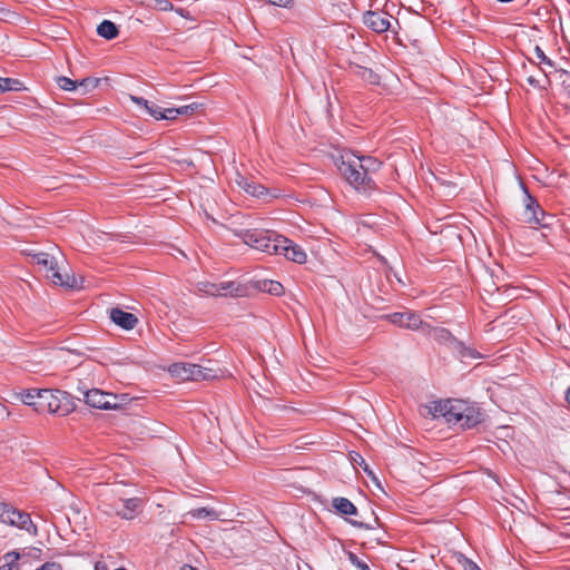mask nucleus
Returning a JSON list of instances; mask_svg holds the SVG:
<instances>
[{
  "mask_svg": "<svg viewBox=\"0 0 570 570\" xmlns=\"http://www.w3.org/2000/svg\"><path fill=\"white\" fill-rule=\"evenodd\" d=\"M147 114L154 117L156 120L165 119L166 109H163L158 105L147 100V106H144Z\"/></svg>",
  "mask_w": 570,
  "mask_h": 570,
  "instance_id": "obj_24",
  "label": "nucleus"
},
{
  "mask_svg": "<svg viewBox=\"0 0 570 570\" xmlns=\"http://www.w3.org/2000/svg\"><path fill=\"white\" fill-rule=\"evenodd\" d=\"M352 523H353L354 525H360V527H362V523H358L357 521H352Z\"/></svg>",
  "mask_w": 570,
  "mask_h": 570,
  "instance_id": "obj_39",
  "label": "nucleus"
},
{
  "mask_svg": "<svg viewBox=\"0 0 570 570\" xmlns=\"http://www.w3.org/2000/svg\"><path fill=\"white\" fill-rule=\"evenodd\" d=\"M381 163L372 157H360L353 153L341 156L337 168L345 180L357 191L367 193L375 188L370 174L377 170Z\"/></svg>",
  "mask_w": 570,
  "mask_h": 570,
  "instance_id": "obj_1",
  "label": "nucleus"
},
{
  "mask_svg": "<svg viewBox=\"0 0 570 570\" xmlns=\"http://www.w3.org/2000/svg\"><path fill=\"white\" fill-rule=\"evenodd\" d=\"M68 394L61 391L41 390L39 405L46 407L48 412L58 415H67L70 411L68 407Z\"/></svg>",
  "mask_w": 570,
  "mask_h": 570,
  "instance_id": "obj_7",
  "label": "nucleus"
},
{
  "mask_svg": "<svg viewBox=\"0 0 570 570\" xmlns=\"http://www.w3.org/2000/svg\"><path fill=\"white\" fill-rule=\"evenodd\" d=\"M289 0H269L271 4L279 6V7H286L288 4Z\"/></svg>",
  "mask_w": 570,
  "mask_h": 570,
  "instance_id": "obj_35",
  "label": "nucleus"
},
{
  "mask_svg": "<svg viewBox=\"0 0 570 570\" xmlns=\"http://www.w3.org/2000/svg\"><path fill=\"white\" fill-rule=\"evenodd\" d=\"M18 559V554H16L14 560ZM0 570H19V566L16 561L9 562L0 567Z\"/></svg>",
  "mask_w": 570,
  "mask_h": 570,
  "instance_id": "obj_32",
  "label": "nucleus"
},
{
  "mask_svg": "<svg viewBox=\"0 0 570 570\" xmlns=\"http://www.w3.org/2000/svg\"><path fill=\"white\" fill-rule=\"evenodd\" d=\"M566 400H567V402H568V403H569V405H570V386H569V387H568V390H567V393H566Z\"/></svg>",
  "mask_w": 570,
  "mask_h": 570,
  "instance_id": "obj_37",
  "label": "nucleus"
},
{
  "mask_svg": "<svg viewBox=\"0 0 570 570\" xmlns=\"http://www.w3.org/2000/svg\"><path fill=\"white\" fill-rule=\"evenodd\" d=\"M348 559L358 570H371L368 566L364 561L360 560L354 553H350Z\"/></svg>",
  "mask_w": 570,
  "mask_h": 570,
  "instance_id": "obj_28",
  "label": "nucleus"
},
{
  "mask_svg": "<svg viewBox=\"0 0 570 570\" xmlns=\"http://www.w3.org/2000/svg\"><path fill=\"white\" fill-rule=\"evenodd\" d=\"M4 10L2 8H0V13H2Z\"/></svg>",
  "mask_w": 570,
  "mask_h": 570,
  "instance_id": "obj_41",
  "label": "nucleus"
},
{
  "mask_svg": "<svg viewBox=\"0 0 570 570\" xmlns=\"http://www.w3.org/2000/svg\"><path fill=\"white\" fill-rule=\"evenodd\" d=\"M364 24L374 32L382 33L390 29V19L386 12L366 11L363 14Z\"/></svg>",
  "mask_w": 570,
  "mask_h": 570,
  "instance_id": "obj_13",
  "label": "nucleus"
},
{
  "mask_svg": "<svg viewBox=\"0 0 570 570\" xmlns=\"http://www.w3.org/2000/svg\"><path fill=\"white\" fill-rule=\"evenodd\" d=\"M22 88V82L18 79L13 78H1L0 77V94L10 91V90H20Z\"/></svg>",
  "mask_w": 570,
  "mask_h": 570,
  "instance_id": "obj_23",
  "label": "nucleus"
},
{
  "mask_svg": "<svg viewBox=\"0 0 570 570\" xmlns=\"http://www.w3.org/2000/svg\"><path fill=\"white\" fill-rule=\"evenodd\" d=\"M98 83L99 79L97 78H83L82 80L77 81L78 88L82 89V94L96 88Z\"/></svg>",
  "mask_w": 570,
  "mask_h": 570,
  "instance_id": "obj_26",
  "label": "nucleus"
},
{
  "mask_svg": "<svg viewBox=\"0 0 570 570\" xmlns=\"http://www.w3.org/2000/svg\"><path fill=\"white\" fill-rule=\"evenodd\" d=\"M539 214H543L540 206L535 203L533 198L528 196V203L521 214L522 222L529 225L540 224Z\"/></svg>",
  "mask_w": 570,
  "mask_h": 570,
  "instance_id": "obj_16",
  "label": "nucleus"
},
{
  "mask_svg": "<svg viewBox=\"0 0 570 570\" xmlns=\"http://www.w3.org/2000/svg\"><path fill=\"white\" fill-rule=\"evenodd\" d=\"M261 289L275 296H279L284 293L283 285L277 281H263Z\"/></svg>",
  "mask_w": 570,
  "mask_h": 570,
  "instance_id": "obj_22",
  "label": "nucleus"
},
{
  "mask_svg": "<svg viewBox=\"0 0 570 570\" xmlns=\"http://www.w3.org/2000/svg\"><path fill=\"white\" fill-rule=\"evenodd\" d=\"M431 334L435 340L442 343L449 344L454 351H456L461 358L476 357V352L452 336L449 330L443 327H435L431 331Z\"/></svg>",
  "mask_w": 570,
  "mask_h": 570,
  "instance_id": "obj_10",
  "label": "nucleus"
},
{
  "mask_svg": "<svg viewBox=\"0 0 570 570\" xmlns=\"http://www.w3.org/2000/svg\"><path fill=\"white\" fill-rule=\"evenodd\" d=\"M97 32L100 37L106 39H114L118 35L116 24L109 20H104L97 28Z\"/></svg>",
  "mask_w": 570,
  "mask_h": 570,
  "instance_id": "obj_20",
  "label": "nucleus"
},
{
  "mask_svg": "<svg viewBox=\"0 0 570 570\" xmlns=\"http://www.w3.org/2000/svg\"><path fill=\"white\" fill-rule=\"evenodd\" d=\"M389 321L400 327L419 330L424 327L421 316L412 311L397 312L386 316Z\"/></svg>",
  "mask_w": 570,
  "mask_h": 570,
  "instance_id": "obj_12",
  "label": "nucleus"
},
{
  "mask_svg": "<svg viewBox=\"0 0 570 570\" xmlns=\"http://www.w3.org/2000/svg\"><path fill=\"white\" fill-rule=\"evenodd\" d=\"M333 507L345 515H354L357 513L356 507L346 498H335L333 500Z\"/></svg>",
  "mask_w": 570,
  "mask_h": 570,
  "instance_id": "obj_19",
  "label": "nucleus"
},
{
  "mask_svg": "<svg viewBox=\"0 0 570 570\" xmlns=\"http://www.w3.org/2000/svg\"><path fill=\"white\" fill-rule=\"evenodd\" d=\"M433 417H444L449 424L470 429L483 420V413L479 407L470 405L462 400H445L434 404Z\"/></svg>",
  "mask_w": 570,
  "mask_h": 570,
  "instance_id": "obj_2",
  "label": "nucleus"
},
{
  "mask_svg": "<svg viewBox=\"0 0 570 570\" xmlns=\"http://www.w3.org/2000/svg\"><path fill=\"white\" fill-rule=\"evenodd\" d=\"M129 99H130L134 104H136V105H138V106H140V107H142V108H144V106H147V100H146V99H144V98H141V97H137V96H132V95H130V96H129Z\"/></svg>",
  "mask_w": 570,
  "mask_h": 570,
  "instance_id": "obj_33",
  "label": "nucleus"
},
{
  "mask_svg": "<svg viewBox=\"0 0 570 570\" xmlns=\"http://www.w3.org/2000/svg\"><path fill=\"white\" fill-rule=\"evenodd\" d=\"M33 259L36 264L46 272V277L55 285L66 286L68 288L81 287L82 281L78 282L73 275L60 272L57 259L53 256L47 253H39L33 256Z\"/></svg>",
  "mask_w": 570,
  "mask_h": 570,
  "instance_id": "obj_4",
  "label": "nucleus"
},
{
  "mask_svg": "<svg viewBox=\"0 0 570 570\" xmlns=\"http://www.w3.org/2000/svg\"><path fill=\"white\" fill-rule=\"evenodd\" d=\"M277 252L276 255H283L286 259L297 264H304L307 255L304 249L296 245L293 240L277 235Z\"/></svg>",
  "mask_w": 570,
  "mask_h": 570,
  "instance_id": "obj_11",
  "label": "nucleus"
},
{
  "mask_svg": "<svg viewBox=\"0 0 570 570\" xmlns=\"http://www.w3.org/2000/svg\"><path fill=\"white\" fill-rule=\"evenodd\" d=\"M110 318L116 325L127 331L135 328L138 323V318L132 313L125 312L119 307L110 309Z\"/></svg>",
  "mask_w": 570,
  "mask_h": 570,
  "instance_id": "obj_15",
  "label": "nucleus"
},
{
  "mask_svg": "<svg viewBox=\"0 0 570 570\" xmlns=\"http://www.w3.org/2000/svg\"><path fill=\"white\" fill-rule=\"evenodd\" d=\"M0 521L4 524L26 530L30 534H37V528L30 515L7 503L0 504Z\"/></svg>",
  "mask_w": 570,
  "mask_h": 570,
  "instance_id": "obj_6",
  "label": "nucleus"
},
{
  "mask_svg": "<svg viewBox=\"0 0 570 570\" xmlns=\"http://www.w3.org/2000/svg\"><path fill=\"white\" fill-rule=\"evenodd\" d=\"M218 296H239L243 293V288L235 282H220L217 283Z\"/></svg>",
  "mask_w": 570,
  "mask_h": 570,
  "instance_id": "obj_18",
  "label": "nucleus"
},
{
  "mask_svg": "<svg viewBox=\"0 0 570 570\" xmlns=\"http://www.w3.org/2000/svg\"><path fill=\"white\" fill-rule=\"evenodd\" d=\"M197 289L206 295L218 296L217 283L199 282L197 284Z\"/></svg>",
  "mask_w": 570,
  "mask_h": 570,
  "instance_id": "obj_25",
  "label": "nucleus"
},
{
  "mask_svg": "<svg viewBox=\"0 0 570 570\" xmlns=\"http://www.w3.org/2000/svg\"><path fill=\"white\" fill-rule=\"evenodd\" d=\"M58 86L63 89V90H76L78 89V85H77V81L75 80H71L70 78L68 77H59L58 80Z\"/></svg>",
  "mask_w": 570,
  "mask_h": 570,
  "instance_id": "obj_27",
  "label": "nucleus"
},
{
  "mask_svg": "<svg viewBox=\"0 0 570 570\" xmlns=\"http://www.w3.org/2000/svg\"><path fill=\"white\" fill-rule=\"evenodd\" d=\"M197 108L198 105L196 104L186 105L178 108H166L165 119L174 120L179 116L191 115Z\"/></svg>",
  "mask_w": 570,
  "mask_h": 570,
  "instance_id": "obj_17",
  "label": "nucleus"
},
{
  "mask_svg": "<svg viewBox=\"0 0 570 570\" xmlns=\"http://www.w3.org/2000/svg\"><path fill=\"white\" fill-rule=\"evenodd\" d=\"M240 239L252 248L267 254L277 252V235L272 238L268 232L257 229H246L239 233Z\"/></svg>",
  "mask_w": 570,
  "mask_h": 570,
  "instance_id": "obj_5",
  "label": "nucleus"
},
{
  "mask_svg": "<svg viewBox=\"0 0 570 570\" xmlns=\"http://www.w3.org/2000/svg\"><path fill=\"white\" fill-rule=\"evenodd\" d=\"M181 570H197L196 568L191 567V566H188V564H185Z\"/></svg>",
  "mask_w": 570,
  "mask_h": 570,
  "instance_id": "obj_38",
  "label": "nucleus"
},
{
  "mask_svg": "<svg viewBox=\"0 0 570 570\" xmlns=\"http://www.w3.org/2000/svg\"><path fill=\"white\" fill-rule=\"evenodd\" d=\"M116 570H127V569H125V568H118V569H116Z\"/></svg>",
  "mask_w": 570,
  "mask_h": 570,
  "instance_id": "obj_40",
  "label": "nucleus"
},
{
  "mask_svg": "<svg viewBox=\"0 0 570 570\" xmlns=\"http://www.w3.org/2000/svg\"><path fill=\"white\" fill-rule=\"evenodd\" d=\"M36 570H62V567L58 562H46Z\"/></svg>",
  "mask_w": 570,
  "mask_h": 570,
  "instance_id": "obj_29",
  "label": "nucleus"
},
{
  "mask_svg": "<svg viewBox=\"0 0 570 570\" xmlns=\"http://www.w3.org/2000/svg\"><path fill=\"white\" fill-rule=\"evenodd\" d=\"M83 401L91 407L99 410L117 409V395L107 393L98 389H92L83 393Z\"/></svg>",
  "mask_w": 570,
  "mask_h": 570,
  "instance_id": "obj_9",
  "label": "nucleus"
},
{
  "mask_svg": "<svg viewBox=\"0 0 570 570\" xmlns=\"http://www.w3.org/2000/svg\"><path fill=\"white\" fill-rule=\"evenodd\" d=\"M193 517L195 518H206L210 514V511L206 508H199L194 511H191Z\"/></svg>",
  "mask_w": 570,
  "mask_h": 570,
  "instance_id": "obj_30",
  "label": "nucleus"
},
{
  "mask_svg": "<svg viewBox=\"0 0 570 570\" xmlns=\"http://www.w3.org/2000/svg\"><path fill=\"white\" fill-rule=\"evenodd\" d=\"M40 394L41 390L28 389L18 393L17 399L26 405H36V400L38 399L40 401Z\"/></svg>",
  "mask_w": 570,
  "mask_h": 570,
  "instance_id": "obj_21",
  "label": "nucleus"
},
{
  "mask_svg": "<svg viewBox=\"0 0 570 570\" xmlns=\"http://www.w3.org/2000/svg\"><path fill=\"white\" fill-rule=\"evenodd\" d=\"M169 374L179 381H209L219 376V370L208 365L193 363H174L168 367Z\"/></svg>",
  "mask_w": 570,
  "mask_h": 570,
  "instance_id": "obj_3",
  "label": "nucleus"
},
{
  "mask_svg": "<svg viewBox=\"0 0 570 570\" xmlns=\"http://www.w3.org/2000/svg\"><path fill=\"white\" fill-rule=\"evenodd\" d=\"M534 52L537 58L540 59V61H544L551 65V61L547 58V56L544 55L543 50L540 47H535Z\"/></svg>",
  "mask_w": 570,
  "mask_h": 570,
  "instance_id": "obj_31",
  "label": "nucleus"
},
{
  "mask_svg": "<svg viewBox=\"0 0 570 570\" xmlns=\"http://www.w3.org/2000/svg\"><path fill=\"white\" fill-rule=\"evenodd\" d=\"M95 570H109V568L105 561H98L95 564Z\"/></svg>",
  "mask_w": 570,
  "mask_h": 570,
  "instance_id": "obj_36",
  "label": "nucleus"
},
{
  "mask_svg": "<svg viewBox=\"0 0 570 570\" xmlns=\"http://www.w3.org/2000/svg\"><path fill=\"white\" fill-rule=\"evenodd\" d=\"M464 569L465 570H481L474 562L468 560L465 563H464Z\"/></svg>",
  "mask_w": 570,
  "mask_h": 570,
  "instance_id": "obj_34",
  "label": "nucleus"
},
{
  "mask_svg": "<svg viewBox=\"0 0 570 570\" xmlns=\"http://www.w3.org/2000/svg\"><path fill=\"white\" fill-rule=\"evenodd\" d=\"M237 185L248 195L253 196V197H256L258 199H263V200H266L269 196H271V193L269 190L255 183L254 180H250L248 178H245V177H239V179L237 180Z\"/></svg>",
  "mask_w": 570,
  "mask_h": 570,
  "instance_id": "obj_14",
  "label": "nucleus"
},
{
  "mask_svg": "<svg viewBox=\"0 0 570 570\" xmlns=\"http://www.w3.org/2000/svg\"><path fill=\"white\" fill-rule=\"evenodd\" d=\"M141 507L138 498L119 499L112 504L102 503V511L108 515H117L125 520H132Z\"/></svg>",
  "mask_w": 570,
  "mask_h": 570,
  "instance_id": "obj_8",
  "label": "nucleus"
}]
</instances>
